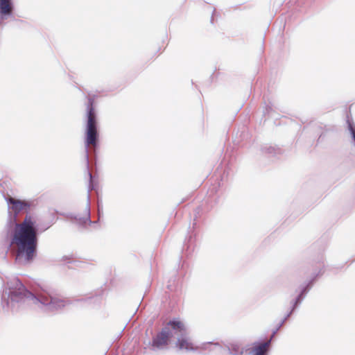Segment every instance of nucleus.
Instances as JSON below:
<instances>
[{"mask_svg":"<svg viewBox=\"0 0 355 355\" xmlns=\"http://www.w3.org/2000/svg\"><path fill=\"white\" fill-rule=\"evenodd\" d=\"M11 245L16 248V259L26 262L33 260L37 245V219L26 214L21 223L17 224L11 240Z\"/></svg>","mask_w":355,"mask_h":355,"instance_id":"f257e3e1","label":"nucleus"},{"mask_svg":"<svg viewBox=\"0 0 355 355\" xmlns=\"http://www.w3.org/2000/svg\"><path fill=\"white\" fill-rule=\"evenodd\" d=\"M262 343V339L260 338L258 340L252 343L251 349L249 352L250 355H268V343Z\"/></svg>","mask_w":355,"mask_h":355,"instance_id":"dca6fc26","label":"nucleus"},{"mask_svg":"<svg viewBox=\"0 0 355 355\" xmlns=\"http://www.w3.org/2000/svg\"><path fill=\"white\" fill-rule=\"evenodd\" d=\"M98 97L96 94L87 93V96H85V112L83 119L85 148L87 150L92 145L96 152L100 147V125L96 103Z\"/></svg>","mask_w":355,"mask_h":355,"instance_id":"39448f33","label":"nucleus"},{"mask_svg":"<svg viewBox=\"0 0 355 355\" xmlns=\"http://www.w3.org/2000/svg\"><path fill=\"white\" fill-rule=\"evenodd\" d=\"M321 129H322V132L319 135L318 139L317 140V143H321L324 141L325 138L327 136V132L330 130H333V128H329L326 125H324L323 128L320 127Z\"/></svg>","mask_w":355,"mask_h":355,"instance_id":"4be33fe9","label":"nucleus"},{"mask_svg":"<svg viewBox=\"0 0 355 355\" xmlns=\"http://www.w3.org/2000/svg\"><path fill=\"white\" fill-rule=\"evenodd\" d=\"M103 218V206L102 199L98 197L96 205V219L92 220L91 219L89 196L87 194V203L85 205L83 213H69L68 220L71 223L81 232H85L89 227L94 225V227H100L102 218Z\"/></svg>","mask_w":355,"mask_h":355,"instance_id":"423d86ee","label":"nucleus"},{"mask_svg":"<svg viewBox=\"0 0 355 355\" xmlns=\"http://www.w3.org/2000/svg\"><path fill=\"white\" fill-rule=\"evenodd\" d=\"M173 324L175 330L173 332L175 347L182 351L196 352L198 347L194 344L189 336V333L184 323L179 318H173Z\"/></svg>","mask_w":355,"mask_h":355,"instance_id":"1a4fd4ad","label":"nucleus"},{"mask_svg":"<svg viewBox=\"0 0 355 355\" xmlns=\"http://www.w3.org/2000/svg\"><path fill=\"white\" fill-rule=\"evenodd\" d=\"M8 202L12 205L11 209L15 215L19 214L21 211L28 212L31 207L28 201L17 200L12 197L8 198Z\"/></svg>","mask_w":355,"mask_h":355,"instance_id":"4468645a","label":"nucleus"},{"mask_svg":"<svg viewBox=\"0 0 355 355\" xmlns=\"http://www.w3.org/2000/svg\"><path fill=\"white\" fill-rule=\"evenodd\" d=\"M16 287L18 289L19 292H17L15 291H11L10 293L12 295H13L15 296H17V295H21V294H23V293H24L26 292V289H25L24 286L18 280L16 282Z\"/></svg>","mask_w":355,"mask_h":355,"instance_id":"5701e85b","label":"nucleus"},{"mask_svg":"<svg viewBox=\"0 0 355 355\" xmlns=\"http://www.w3.org/2000/svg\"><path fill=\"white\" fill-rule=\"evenodd\" d=\"M227 352L231 355H243L244 349L240 346L238 343H231L225 346Z\"/></svg>","mask_w":355,"mask_h":355,"instance_id":"f3484780","label":"nucleus"},{"mask_svg":"<svg viewBox=\"0 0 355 355\" xmlns=\"http://www.w3.org/2000/svg\"><path fill=\"white\" fill-rule=\"evenodd\" d=\"M320 243H322V241H318L317 243L314 244V246L320 245ZM324 246H320L316 258L314 259V261L316 263H318L319 266L315 268V270L311 273L309 277L303 281L296 287L295 290V295L291 300L289 307L284 318L282 319L284 322L298 311L309 291L319 279L324 275L325 268V265L324 263Z\"/></svg>","mask_w":355,"mask_h":355,"instance_id":"7ed1b4c3","label":"nucleus"},{"mask_svg":"<svg viewBox=\"0 0 355 355\" xmlns=\"http://www.w3.org/2000/svg\"><path fill=\"white\" fill-rule=\"evenodd\" d=\"M186 263L185 261H183L180 268L173 270L170 275L166 277L168 279L166 287L169 292V304L172 308L178 305L181 300L183 278L186 275L184 269Z\"/></svg>","mask_w":355,"mask_h":355,"instance_id":"0eeeda50","label":"nucleus"},{"mask_svg":"<svg viewBox=\"0 0 355 355\" xmlns=\"http://www.w3.org/2000/svg\"><path fill=\"white\" fill-rule=\"evenodd\" d=\"M343 266H344L343 265H341V266H338L336 268H338V269H341V268H343Z\"/></svg>","mask_w":355,"mask_h":355,"instance_id":"c85d7f7f","label":"nucleus"},{"mask_svg":"<svg viewBox=\"0 0 355 355\" xmlns=\"http://www.w3.org/2000/svg\"><path fill=\"white\" fill-rule=\"evenodd\" d=\"M216 14V9L215 8H214L213 11H212V14H211V19H210V23L211 24H214V15H215Z\"/></svg>","mask_w":355,"mask_h":355,"instance_id":"bb28decb","label":"nucleus"},{"mask_svg":"<svg viewBox=\"0 0 355 355\" xmlns=\"http://www.w3.org/2000/svg\"><path fill=\"white\" fill-rule=\"evenodd\" d=\"M39 297L42 303L51 305L53 308L57 309L64 306V301L61 300L58 294L43 293L40 294Z\"/></svg>","mask_w":355,"mask_h":355,"instance_id":"9b49d317","label":"nucleus"},{"mask_svg":"<svg viewBox=\"0 0 355 355\" xmlns=\"http://www.w3.org/2000/svg\"><path fill=\"white\" fill-rule=\"evenodd\" d=\"M346 124L352 138V142L355 146V123L354 121H351L350 123H347Z\"/></svg>","mask_w":355,"mask_h":355,"instance_id":"412c9836","label":"nucleus"},{"mask_svg":"<svg viewBox=\"0 0 355 355\" xmlns=\"http://www.w3.org/2000/svg\"><path fill=\"white\" fill-rule=\"evenodd\" d=\"M214 345L220 346V347L219 343H214V342L211 341V342L203 343L200 347H201L202 349H207V345Z\"/></svg>","mask_w":355,"mask_h":355,"instance_id":"a878e982","label":"nucleus"},{"mask_svg":"<svg viewBox=\"0 0 355 355\" xmlns=\"http://www.w3.org/2000/svg\"><path fill=\"white\" fill-rule=\"evenodd\" d=\"M67 77H68V79H69H69H71V76L70 75H69V74H68V75H67Z\"/></svg>","mask_w":355,"mask_h":355,"instance_id":"c756f323","label":"nucleus"},{"mask_svg":"<svg viewBox=\"0 0 355 355\" xmlns=\"http://www.w3.org/2000/svg\"><path fill=\"white\" fill-rule=\"evenodd\" d=\"M85 169L89 177L87 189L88 193L90 191H96L98 194L99 183L97 175H93L89 168V155L88 148H85Z\"/></svg>","mask_w":355,"mask_h":355,"instance_id":"f8f14e48","label":"nucleus"},{"mask_svg":"<svg viewBox=\"0 0 355 355\" xmlns=\"http://www.w3.org/2000/svg\"><path fill=\"white\" fill-rule=\"evenodd\" d=\"M312 0H293V1H294L297 7H303V6H309Z\"/></svg>","mask_w":355,"mask_h":355,"instance_id":"b1692460","label":"nucleus"},{"mask_svg":"<svg viewBox=\"0 0 355 355\" xmlns=\"http://www.w3.org/2000/svg\"><path fill=\"white\" fill-rule=\"evenodd\" d=\"M214 76H215V73H213L210 76V80H211V82H212V80H213V79H214Z\"/></svg>","mask_w":355,"mask_h":355,"instance_id":"cd10ccee","label":"nucleus"},{"mask_svg":"<svg viewBox=\"0 0 355 355\" xmlns=\"http://www.w3.org/2000/svg\"><path fill=\"white\" fill-rule=\"evenodd\" d=\"M284 320H280L279 322V323L276 325V327L272 330V332H271V335H270V338L266 340V341H263L262 340V343H268L270 341V343H268V352L270 351V345L273 340V338L275 337V336L277 334V333L278 332V331L283 327V325L284 324Z\"/></svg>","mask_w":355,"mask_h":355,"instance_id":"aec40b11","label":"nucleus"},{"mask_svg":"<svg viewBox=\"0 0 355 355\" xmlns=\"http://www.w3.org/2000/svg\"><path fill=\"white\" fill-rule=\"evenodd\" d=\"M89 265L88 262L78 258L74 254H68V271L76 269L86 268ZM71 274L68 272V275Z\"/></svg>","mask_w":355,"mask_h":355,"instance_id":"2eb2a0df","label":"nucleus"},{"mask_svg":"<svg viewBox=\"0 0 355 355\" xmlns=\"http://www.w3.org/2000/svg\"><path fill=\"white\" fill-rule=\"evenodd\" d=\"M173 318L170 320L157 333L152 334V339L148 341V345L152 351L157 352L168 349L169 346L174 342L173 332L175 326L173 324Z\"/></svg>","mask_w":355,"mask_h":355,"instance_id":"6e6552de","label":"nucleus"},{"mask_svg":"<svg viewBox=\"0 0 355 355\" xmlns=\"http://www.w3.org/2000/svg\"><path fill=\"white\" fill-rule=\"evenodd\" d=\"M261 154L270 159H278L284 150L277 145L264 144L261 146Z\"/></svg>","mask_w":355,"mask_h":355,"instance_id":"ddd939ff","label":"nucleus"},{"mask_svg":"<svg viewBox=\"0 0 355 355\" xmlns=\"http://www.w3.org/2000/svg\"><path fill=\"white\" fill-rule=\"evenodd\" d=\"M354 121L350 108L346 112V123Z\"/></svg>","mask_w":355,"mask_h":355,"instance_id":"393cba45","label":"nucleus"},{"mask_svg":"<svg viewBox=\"0 0 355 355\" xmlns=\"http://www.w3.org/2000/svg\"><path fill=\"white\" fill-rule=\"evenodd\" d=\"M320 243H322V241H318L317 243L314 244V246L320 245ZM324 246H320L316 258L314 259V261L316 263H318L319 266L315 268V270L311 273L309 277L303 281L296 287L295 290V295L291 300L289 307L284 318L282 319L284 322L298 311L309 291L319 279L324 275L325 268V265L324 263Z\"/></svg>","mask_w":355,"mask_h":355,"instance_id":"20e7f679","label":"nucleus"},{"mask_svg":"<svg viewBox=\"0 0 355 355\" xmlns=\"http://www.w3.org/2000/svg\"><path fill=\"white\" fill-rule=\"evenodd\" d=\"M103 293L104 290H101L89 296L74 295L68 297V306H71L77 309H99L103 302Z\"/></svg>","mask_w":355,"mask_h":355,"instance_id":"9d476101","label":"nucleus"},{"mask_svg":"<svg viewBox=\"0 0 355 355\" xmlns=\"http://www.w3.org/2000/svg\"><path fill=\"white\" fill-rule=\"evenodd\" d=\"M263 122L265 123L267 119L273 116V114L275 113V110L273 108L272 103L269 101L268 103L264 102V105L263 106Z\"/></svg>","mask_w":355,"mask_h":355,"instance_id":"a211bd4d","label":"nucleus"},{"mask_svg":"<svg viewBox=\"0 0 355 355\" xmlns=\"http://www.w3.org/2000/svg\"><path fill=\"white\" fill-rule=\"evenodd\" d=\"M220 186L219 182L212 184L211 187L209 188L207 195L203 199L202 203L195 209L193 212V222L192 227L189 226L187 234L184 239L182 248L181 258L184 257L189 258L193 254L196 247L198 229L200 226L205 223L207 214L218 203L219 196L218 192Z\"/></svg>","mask_w":355,"mask_h":355,"instance_id":"f03ea898","label":"nucleus"},{"mask_svg":"<svg viewBox=\"0 0 355 355\" xmlns=\"http://www.w3.org/2000/svg\"><path fill=\"white\" fill-rule=\"evenodd\" d=\"M12 11V6L10 0H0V13L1 15H10Z\"/></svg>","mask_w":355,"mask_h":355,"instance_id":"6ab92c4d","label":"nucleus"}]
</instances>
